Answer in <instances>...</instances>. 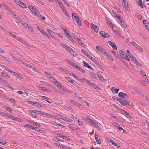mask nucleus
I'll use <instances>...</instances> for the list:
<instances>
[{
    "instance_id": "obj_1",
    "label": "nucleus",
    "mask_w": 149,
    "mask_h": 149,
    "mask_svg": "<svg viewBox=\"0 0 149 149\" xmlns=\"http://www.w3.org/2000/svg\"><path fill=\"white\" fill-rule=\"evenodd\" d=\"M63 46L68 51L69 53H70L71 55H72L73 56H77V54L74 51L73 49L70 47L65 44H64Z\"/></svg>"
},
{
    "instance_id": "obj_2",
    "label": "nucleus",
    "mask_w": 149,
    "mask_h": 149,
    "mask_svg": "<svg viewBox=\"0 0 149 149\" xmlns=\"http://www.w3.org/2000/svg\"><path fill=\"white\" fill-rule=\"evenodd\" d=\"M130 43L132 44V45L134 47H135L138 50H139L140 52H143V49L140 47L139 45L136 43V42L132 41Z\"/></svg>"
},
{
    "instance_id": "obj_3",
    "label": "nucleus",
    "mask_w": 149,
    "mask_h": 149,
    "mask_svg": "<svg viewBox=\"0 0 149 149\" xmlns=\"http://www.w3.org/2000/svg\"><path fill=\"white\" fill-rule=\"evenodd\" d=\"M119 52L121 56L123 58L128 61H130V59L128 58V56L126 55V54L125 52L122 50H120Z\"/></svg>"
},
{
    "instance_id": "obj_4",
    "label": "nucleus",
    "mask_w": 149,
    "mask_h": 149,
    "mask_svg": "<svg viewBox=\"0 0 149 149\" xmlns=\"http://www.w3.org/2000/svg\"><path fill=\"white\" fill-rule=\"evenodd\" d=\"M91 29L96 32H98L99 30V27L93 23L91 24Z\"/></svg>"
},
{
    "instance_id": "obj_5",
    "label": "nucleus",
    "mask_w": 149,
    "mask_h": 149,
    "mask_svg": "<svg viewBox=\"0 0 149 149\" xmlns=\"http://www.w3.org/2000/svg\"><path fill=\"white\" fill-rule=\"evenodd\" d=\"M70 102L73 105L78 107H80L81 106V104L79 103L78 102L72 100H70Z\"/></svg>"
},
{
    "instance_id": "obj_6",
    "label": "nucleus",
    "mask_w": 149,
    "mask_h": 149,
    "mask_svg": "<svg viewBox=\"0 0 149 149\" xmlns=\"http://www.w3.org/2000/svg\"><path fill=\"white\" fill-rule=\"evenodd\" d=\"M130 58L132 61H134L135 63L138 66H141V64L138 62V61L136 59V58L134 57L133 56H132V57H131Z\"/></svg>"
},
{
    "instance_id": "obj_7",
    "label": "nucleus",
    "mask_w": 149,
    "mask_h": 149,
    "mask_svg": "<svg viewBox=\"0 0 149 149\" xmlns=\"http://www.w3.org/2000/svg\"><path fill=\"white\" fill-rule=\"evenodd\" d=\"M28 8L30 9V10L31 11H32L36 15V14H37V13L38 12L37 10L35 9V8L32 7L31 6H28Z\"/></svg>"
},
{
    "instance_id": "obj_8",
    "label": "nucleus",
    "mask_w": 149,
    "mask_h": 149,
    "mask_svg": "<svg viewBox=\"0 0 149 149\" xmlns=\"http://www.w3.org/2000/svg\"><path fill=\"white\" fill-rule=\"evenodd\" d=\"M108 43L109 44L111 45L113 48V49L116 50L117 49V47L115 44L111 41H109Z\"/></svg>"
},
{
    "instance_id": "obj_9",
    "label": "nucleus",
    "mask_w": 149,
    "mask_h": 149,
    "mask_svg": "<svg viewBox=\"0 0 149 149\" xmlns=\"http://www.w3.org/2000/svg\"><path fill=\"white\" fill-rule=\"evenodd\" d=\"M74 20L78 23L79 26H81V22L78 17L77 16H74Z\"/></svg>"
},
{
    "instance_id": "obj_10",
    "label": "nucleus",
    "mask_w": 149,
    "mask_h": 149,
    "mask_svg": "<svg viewBox=\"0 0 149 149\" xmlns=\"http://www.w3.org/2000/svg\"><path fill=\"white\" fill-rule=\"evenodd\" d=\"M94 136L95 140L97 143L98 144H100L101 142L100 137L98 136V135H97L96 136L95 134Z\"/></svg>"
},
{
    "instance_id": "obj_11",
    "label": "nucleus",
    "mask_w": 149,
    "mask_h": 149,
    "mask_svg": "<svg viewBox=\"0 0 149 149\" xmlns=\"http://www.w3.org/2000/svg\"><path fill=\"white\" fill-rule=\"evenodd\" d=\"M123 5V7L124 9L126 11L129 10L128 5L127 3L125 2H124L123 4H122Z\"/></svg>"
},
{
    "instance_id": "obj_12",
    "label": "nucleus",
    "mask_w": 149,
    "mask_h": 149,
    "mask_svg": "<svg viewBox=\"0 0 149 149\" xmlns=\"http://www.w3.org/2000/svg\"><path fill=\"white\" fill-rule=\"evenodd\" d=\"M96 49L99 52H100L101 53H102L105 50L104 48L101 47L100 46H97L96 47Z\"/></svg>"
},
{
    "instance_id": "obj_13",
    "label": "nucleus",
    "mask_w": 149,
    "mask_h": 149,
    "mask_svg": "<svg viewBox=\"0 0 149 149\" xmlns=\"http://www.w3.org/2000/svg\"><path fill=\"white\" fill-rule=\"evenodd\" d=\"M60 118L61 119H63V120L68 122H70L73 121L72 120L69 119L67 118L63 117L62 116L60 115Z\"/></svg>"
},
{
    "instance_id": "obj_14",
    "label": "nucleus",
    "mask_w": 149,
    "mask_h": 149,
    "mask_svg": "<svg viewBox=\"0 0 149 149\" xmlns=\"http://www.w3.org/2000/svg\"><path fill=\"white\" fill-rule=\"evenodd\" d=\"M136 3L142 8H143V3L141 0H136Z\"/></svg>"
},
{
    "instance_id": "obj_15",
    "label": "nucleus",
    "mask_w": 149,
    "mask_h": 149,
    "mask_svg": "<svg viewBox=\"0 0 149 149\" xmlns=\"http://www.w3.org/2000/svg\"><path fill=\"white\" fill-rule=\"evenodd\" d=\"M111 90L113 93H116L118 92L119 89H117L114 87H113L111 88Z\"/></svg>"
},
{
    "instance_id": "obj_16",
    "label": "nucleus",
    "mask_w": 149,
    "mask_h": 149,
    "mask_svg": "<svg viewBox=\"0 0 149 149\" xmlns=\"http://www.w3.org/2000/svg\"><path fill=\"white\" fill-rule=\"evenodd\" d=\"M82 63L84 64L83 65H84V66L85 67H87L88 68L91 69L92 70H93V68L92 67H91V66H90L89 64L88 63L86 62L85 61H83L82 62Z\"/></svg>"
},
{
    "instance_id": "obj_17",
    "label": "nucleus",
    "mask_w": 149,
    "mask_h": 149,
    "mask_svg": "<svg viewBox=\"0 0 149 149\" xmlns=\"http://www.w3.org/2000/svg\"><path fill=\"white\" fill-rule=\"evenodd\" d=\"M97 74L98 78L100 80L102 81H106V79L103 77L100 72H97Z\"/></svg>"
},
{
    "instance_id": "obj_18",
    "label": "nucleus",
    "mask_w": 149,
    "mask_h": 149,
    "mask_svg": "<svg viewBox=\"0 0 149 149\" xmlns=\"http://www.w3.org/2000/svg\"><path fill=\"white\" fill-rule=\"evenodd\" d=\"M28 111L32 113H37L38 114H40V111L29 110H28Z\"/></svg>"
},
{
    "instance_id": "obj_19",
    "label": "nucleus",
    "mask_w": 149,
    "mask_h": 149,
    "mask_svg": "<svg viewBox=\"0 0 149 149\" xmlns=\"http://www.w3.org/2000/svg\"><path fill=\"white\" fill-rule=\"evenodd\" d=\"M8 117L10 118V119L13 120H16L17 121H19L18 119H19V118L16 117L14 116H13L12 115H9Z\"/></svg>"
},
{
    "instance_id": "obj_20",
    "label": "nucleus",
    "mask_w": 149,
    "mask_h": 149,
    "mask_svg": "<svg viewBox=\"0 0 149 149\" xmlns=\"http://www.w3.org/2000/svg\"><path fill=\"white\" fill-rule=\"evenodd\" d=\"M92 86L93 87V88L96 89H97L98 90H100V88L98 86H97L96 84H95L91 83V85H90Z\"/></svg>"
},
{
    "instance_id": "obj_21",
    "label": "nucleus",
    "mask_w": 149,
    "mask_h": 149,
    "mask_svg": "<svg viewBox=\"0 0 149 149\" xmlns=\"http://www.w3.org/2000/svg\"><path fill=\"white\" fill-rule=\"evenodd\" d=\"M118 20L120 22L121 24L122 25L124 28H126L127 27L124 21L122 20V19L120 17L118 19Z\"/></svg>"
},
{
    "instance_id": "obj_22",
    "label": "nucleus",
    "mask_w": 149,
    "mask_h": 149,
    "mask_svg": "<svg viewBox=\"0 0 149 149\" xmlns=\"http://www.w3.org/2000/svg\"><path fill=\"white\" fill-rule=\"evenodd\" d=\"M109 142L110 143H112L113 145L115 146L116 147L118 148H119V147H120V146H119L118 145L117 143H115L114 141L112 140H110Z\"/></svg>"
},
{
    "instance_id": "obj_23",
    "label": "nucleus",
    "mask_w": 149,
    "mask_h": 149,
    "mask_svg": "<svg viewBox=\"0 0 149 149\" xmlns=\"http://www.w3.org/2000/svg\"><path fill=\"white\" fill-rule=\"evenodd\" d=\"M124 95H126V94L123 92H120L118 93V96L120 97L126 99V97H125Z\"/></svg>"
},
{
    "instance_id": "obj_24",
    "label": "nucleus",
    "mask_w": 149,
    "mask_h": 149,
    "mask_svg": "<svg viewBox=\"0 0 149 149\" xmlns=\"http://www.w3.org/2000/svg\"><path fill=\"white\" fill-rule=\"evenodd\" d=\"M77 40L79 44L83 47L85 46L84 44L82 42V40L81 39L77 38Z\"/></svg>"
},
{
    "instance_id": "obj_25",
    "label": "nucleus",
    "mask_w": 149,
    "mask_h": 149,
    "mask_svg": "<svg viewBox=\"0 0 149 149\" xmlns=\"http://www.w3.org/2000/svg\"><path fill=\"white\" fill-rule=\"evenodd\" d=\"M70 64L76 69H77V68H78V66L75 63H74L72 61L71 62H70Z\"/></svg>"
},
{
    "instance_id": "obj_26",
    "label": "nucleus",
    "mask_w": 149,
    "mask_h": 149,
    "mask_svg": "<svg viewBox=\"0 0 149 149\" xmlns=\"http://www.w3.org/2000/svg\"><path fill=\"white\" fill-rule=\"evenodd\" d=\"M95 63L100 68H102L101 65L98 63V62L96 60H95L94 58V59L92 61Z\"/></svg>"
},
{
    "instance_id": "obj_27",
    "label": "nucleus",
    "mask_w": 149,
    "mask_h": 149,
    "mask_svg": "<svg viewBox=\"0 0 149 149\" xmlns=\"http://www.w3.org/2000/svg\"><path fill=\"white\" fill-rule=\"evenodd\" d=\"M106 32L103 31H100L99 32L100 35L105 38V36H106Z\"/></svg>"
},
{
    "instance_id": "obj_28",
    "label": "nucleus",
    "mask_w": 149,
    "mask_h": 149,
    "mask_svg": "<svg viewBox=\"0 0 149 149\" xmlns=\"http://www.w3.org/2000/svg\"><path fill=\"white\" fill-rule=\"evenodd\" d=\"M72 76L74 78H75L77 80L79 81H81V79L80 78H79V77H77L75 74H73V75H72Z\"/></svg>"
},
{
    "instance_id": "obj_29",
    "label": "nucleus",
    "mask_w": 149,
    "mask_h": 149,
    "mask_svg": "<svg viewBox=\"0 0 149 149\" xmlns=\"http://www.w3.org/2000/svg\"><path fill=\"white\" fill-rule=\"evenodd\" d=\"M122 112H123L126 115H127L129 118H131L132 117L131 115L129 114L128 113H127L126 111H125L124 110H122Z\"/></svg>"
},
{
    "instance_id": "obj_30",
    "label": "nucleus",
    "mask_w": 149,
    "mask_h": 149,
    "mask_svg": "<svg viewBox=\"0 0 149 149\" xmlns=\"http://www.w3.org/2000/svg\"><path fill=\"white\" fill-rule=\"evenodd\" d=\"M29 122H30L31 123H32L34 125H35L38 126V127H40V125H39L38 123L37 122H36L34 121H29Z\"/></svg>"
},
{
    "instance_id": "obj_31",
    "label": "nucleus",
    "mask_w": 149,
    "mask_h": 149,
    "mask_svg": "<svg viewBox=\"0 0 149 149\" xmlns=\"http://www.w3.org/2000/svg\"><path fill=\"white\" fill-rule=\"evenodd\" d=\"M65 78L69 81L70 83H72L73 85H75V84L74 82L73 81V80H72L69 77H65Z\"/></svg>"
},
{
    "instance_id": "obj_32",
    "label": "nucleus",
    "mask_w": 149,
    "mask_h": 149,
    "mask_svg": "<svg viewBox=\"0 0 149 149\" xmlns=\"http://www.w3.org/2000/svg\"><path fill=\"white\" fill-rule=\"evenodd\" d=\"M112 13L114 15L115 17L118 19L120 17V16L118 15L116 12L114 10L112 11Z\"/></svg>"
},
{
    "instance_id": "obj_33",
    "label": "nucleus",
    "mask_w": 149,
    "mask_h": 149,
    "mask_svg": "<svg viewBox=\"0 0 149 149\" xmlns=\"http://www.w3.org/2000/svg\"><path fill=\"white\" fill-rule=\"evenodd\" d=\"M28 102L31 104H33L34 106H36V104H38V103L37 102H34L31 101H28Z\"/></svg>"
},
{
    "instance_id": "obj_34",
    "label": "nucleus",
    "mask_w": 149,
    "mask_h": 149,
    "mask_svg": "<svg viewBox=\"0 0 149 149\" xmlns=\"http://www.w3.org/2000/svg\"><path fill=\"white\" fill-rule=\"evenodd\" d=\"M76 69L82 72L83 73H84L85 72V71L80 66H78V68H77Z\"/></svg>"
},
{
    "instance_id": "obj_35",
    "label": "nucleus",
    "mask_w": 149,
    "mask_h": 149,
    "mask_svg": "<svg viewBox=\"0 0 149 149\" xmlns=\"http://www.w3.org/2000/svg\"><path fill=\"white\" fill-rule=\"evenodd\" d=\"M39 88L40 90L44 91L46 92H48L49 91L48 89L45 87H39Z\"/></svg>"
},
{
    "instance_id": "obj_36",
    "label": "nucleus",
    "mask_w": 149,
    "mask_h": 149,
    "mask_svg": "<svg viewBox=\"0 0 149 149\" xmlns=\"http://www.w3.org/2000/svg\"><path fill=\"white\" fill-rule=\"evenodd\" d=\"M45 73L49 79H52V75L46 72H45Z\"/></svg>"
},
{
    "instance_id": "obj_37",
    "label": "nucleus",
    "mask_w": 149,
    "mask_h": 149,
    "mask_svg": "<svg viewBox=\"0 0 149 149\" xmlns=\"http://www.w3.org/2000/svg\"><path fill=\"white\" fill-rule=\"evenodd\" d=\"M102 54L105 57H107L109 55V54L107 53L106 51L104 50V51H103L102 53Z\"/></svg>"
},
{
    "instance_id": "obj_38",
    "label": "nucleus",
    "mask_w": 149,
    "mask_h": 149,
    "mask_svg": "<svg viewBox=\"0 0 149 149\" xmlns=\"http://www.w3.org/2000/svg\"><path fill=\"white\" fill-rule=\"evenodd\" d=\"M62 11L66 15V16H67L68 17H69V15L68 14V13H67V12L65 9V8L62 9Z\"/></svg>"
},
{
    "instance_id": "obj_39",
    "label": "nucleus",
    "mask_w": 149,
    "mask_h": 149,
    "mask_svg": "<svg viewBox=\"0 0 149 149\" xmlns=\"http://www.w3.org/2000/svg\"><path fill=\"white\" fill-rule=\"evenodd\" d=\"M143 25H144L145 26L146 25L148 24H149L148 22L145 19L143 20Z\"/></svg>"
},
{
    "instance_id": "obj_40",
    "label": "nucleus",
    "mask_w": 149,
    "mask_h": 149,
    "mask_svg": "<svg viewBox=\"0 0 149 149\" xmlns=\"http://www.w3.org/2000/svg\"><path fill=\"white\" fill-rule=\"evenodd\" d=\"M83 80L85 81L87 83L88 85H90L91 84V83L92 82H91L90 81L87 79H83Z\"/></svg>"
},
{
    "instance_id": "obj_41",
    "label": "nucleus",
    "mask_w": 149,
    "mask_h": 149,
    "mask_svg": "<svg viewBox=\"0 0 149 149\" xmlns=\"http://www.w3.org/2000/svg\"><path fill=\"white\" fill-rule=\"evenodd\" d=\"M49 99V98L45 96L44 98V99H43V100H45L46 101H47V102L49 103V104H51V102L48 101V100Z\"/></svg>"
},
{
    "instance_id": "obj_42",
    "label": "nucleus",
    "mask_w": 149,
    "mask_h": 149,
    "mask_svg": "<svg viewBox=\"0 0 149 149\" xmlns=\"http://www.w3.org/2000/svg\"><path fill=\"white\" fill-rule=\"evenodd\" d=\"M112 52L117 58H119V55L116 51H112Z\"/></svg>"
},
{
    "instance_id": "obj_43",
    "label": "nucleus",
    "mask_w": 149,
    "mask_h": 149,
    "mask_svg": "<svg viewBox=\"0 0 149 149\" xmlns=\"http://www.w3.org/2000/svg\"><path fill=\"white\" fill-rule=\"evenodd\" d=\"M15 3L19 6H20L21 4L22 3V2L20 1L19 0H15Z\"/></svg>"
},
{
    "instance_id": "obj_44",
    "label": "nucleus",
    "mask_w": 149,
    "mask_h": 149,
    "mask_svg": "<svg viewBox=\"0 0 149 149\" xmlns=\"http://www.w3.org/2000/svg\"><path fill=\"white\" fill-rule=\"evenodd\" d=\"M118 101L121 104L123 103V102H127L126 100H124L120 98H119Z\"/></svg>"
},
{
    "instance_id": "obj_45",
    "label": "nucleus",
    "mask_w": 149,
    "mask_h": 149,
    "mask_svg": "<svg viewBox=\"0 0 149 149\" xmlns=\"http://www.w3.org/2000/svg\"><path fill=\"white\" fill-rule=\"evenodd\" d=\"M2 67H4V68L7 71L9 72H10L11 73H12V71L10 69L8 68L7 67H6L5 66H2Z\"/></svg>"
},
{
    "instance_id": "obj_46",
    "label": "nucleus",
    "mask_w": 149,
    "mask_h": 149,
    "mask_svg": "<svg viewBox=\"0 0 149 149\" xmlns=\"http://www.w3.org/2000/svg\"><path fill=\"white\" fill-rule=\"evenodd\" d=\"M64 32H65V34L66 35L67 37H68L70 35V34L69 33L68 31H66V29H64Z\"/></svg>"
},
{
    "instance_id": "obj_47",
    "label": "nucleus",
    "mask_w": 149,
    "mask_h": 149,
    "mask_svg": "<svg viewBox=\"0 0 149 149\" xmlns=\"http://www.w3.org/2000/svg\"><path fill=\"white\" fill-rule=\"evenodd\" d=\"M74 95L75 96L77 99H81V97H79V95L76 92H75Z\"/></svg>"
},
{
    "instance_id": "obj_48",
    "label": "nucleus",
    "mask_w": 149,
    "mask_h": 149,
    "mask_svg": "<svg viewBox=\"0 0 149 149\" xmlns=\"http://www.w3.org/2000/svg\"><path fill=\"white\" fill-rule=\"evenodd\" d=\"M54 144L56 146L59 147L60 148H62V145L61 144H59L57 143H54Z\"/></svg>"
},
{
    "instance_id": "obj_49",
    "label": "nucleus",
    "mask_w": 149,
    "mask_h": 149,
    "mask_svg": "<svg viewBox=\"0 0 149 149\" xmlns=\"http://www.w3.org/2000/svg\"><path fill=\"white\" fill-rule=\"evenodd\" d=\"M106 57H107L108 59H109V60L111 61H113V59L112 56H111L109 54Z\"/></svg>"
},
{
    "instance_id": "obj_50",
    "label": "nucleus",
    "mask_w": 149,
    "mask_h": 149,
    "mask_svg": "<svg viewBox=\"0 0 149 149\" xmlns=\"http://www.w3.org/2000/svg\"><path fill=\"white\" fill-rule=\"evenodd\" d=\"M5 109H6L8 111L10 112V113H12L11 109L9 107L7 106H5Z\"/></svg>"
},
{
    "instance_id": "obj_51",
    "label": "nucleus",
    "mask_w": 149,
    "mask_h": 149,
    "mask_svg": "<svg viewBox=\"0 0 149 149\" xmlns=\"http://www.w3.org/2000/svg\"><path fill=\"white\" fill-rule=\"evenodd\" d=\"M24 127H28V128H31L32 129V128L33 127V126L31 125H29V124H27L25 125H24Z\"/></svg>"
},
{
    "instance_id": "obj_52",
    "label": "nucleus",
    "mask_w": 149,
    "mask_h": 149,
    "mask_svg": "<svg viewBox=\"0 0 149 149\" xmlns=\"http://www.w3.org/2000/svg\"><path fill=\"white\" fill-rule=\"evenodd\" d=\"M32 129L36 131H37V132H40V131L38 128L36 127H34L33 126V127L32 128Z\"/></svg>"
},
{
    "instance_id": "obj_53",
    "label": "nucleus",
    "mask_w": 149,
    "mask_h": 149,
    "mask_svg": "<svg viewBox=\"0 0 149 149\" xmlns=\"http://www.w3.org/2000/svg\"><path fill=\"white\" fill-rule=\"evenodd\" d=\"M1 74L3 76H5L6 77H8V78L10 77V76H9L8 75H7L6 74V72H2L1 73Z\"/></svg>"
},
{
    "instance_id": "obj_54",
    "label": "nucleus",
    "mask_w": 149,
    "mask_h": 149,
    "mask_svg": "<svg viewBox=\"0 0 149 149\" xmlns=\"http://www.w3.org/2000/svg\"><path fill=\"white\" fill-rule=\"evenodd\" d=\"M135 15H136V16L137 17V18L138 19L141 20L142 19V16L140 15L137 14V15L135 14Z\"/></svg>"
},
{
    "instance_id": "obj_55",
    "label": "nucleus",
    "mask_w": 149,
    "mask_h": 149,
    "mask_svg": "<svg viewBox=\"0 0 149 149\" xmlns=\"http://www.w3.org/2000/svg\"><path fill=\"white\" fill-rule=\"evenodd\" d=\"M40 31L43 35H45V36H47L48 35L47 32H46L45 31L41 30V31Z\"/></svg>"
},
{
    "instance_id": "obj_56",
    "label": "nucleus",
    "mask_w": 149,
    "mask_h": 149,
    "mask_svg": "<svg viewBox=\"0 0 149 149\" xmlns=\"http://www.w3.org/2000/svg\"><path fill=\"white\" fill-rule=\"evenodd\" d=\"M58 4L60 6V7L62 9H63L64 8V6L63 4L61 3L60 2L58 1Z\"/></svg>"
},
{
    "instance_id": "obj_57",
    "label": "nucleus",
    "mask_w": 149,
    "mask_h": 149,
    "mask_svg": "<svg viewBox=\"0 0 149 149\" xmlns=\"http://www.w3.org/2000/svg\"><path fill=\"white\" fill-rule=\"evenodd\" d=\"M60 69L62 70L63 71L65 72L66 73L67 72L68 70L66 69H65L63 68L60 67L59 68Z\"/></svg>"
},
{
    "instance_id": "obj_58",
    "label": "nucleus",
    "mask_w": 149,
    "mask_h": 149,
    "mask_svg": "<svg viewBox=\"0 0 149 149\" xmlns=\"http://www.w3.org/2000/svg\"><path fill=\"white\" fill-rule=\"evenodd\" d=\"M89 58L91 59L92 61L94 59V58L92 57L91 56L89 55L88 54L86 56Z\"/></svg>"
},
{
    "instance_id": "obj_59",
    "label": "nucleus",
    "mask_w": 149,
    "mask_h": 149,
    "mask_svg": "<svg viewBox=\"0 0 149 149\" xmlns=\"http://www.w3.org/2000/svg\"><path fill=\"white\" fill-rule=\"evenodd\" d=\"M52 124L54 125H55L56 126H62V125L58 123H56V122H55L54 123H52Z\"/></svg>"
},
{
    "instance_id": "obj_60",
    "label": "nucleus",
    "mask_w": 149,
    "mask_h": 149,
    "mask_svg": "<svg viewBox=\"0 0 149 149\" xmlns=\"http://www.w3.org/2000/svg\"><path fill=\"white\" fill-rule=\"evenodd\" d=\"M82 52L86 56L88 54L83 49H82L81 50Z\"/></svg>"
},
{
    "instance_id": "obj_61",
    "label": "nucleus",
    "mask_w": 149,
    "mask_h": 149,
    "mask_svg": "<svg viewBox=\"0 0 149 149\" xmlns=\"http://www.w3.org/2000/svg\"><path fill=\"white\" fill-rule=\"evenodd\" d=\"M112 98L114 100H115L118 101H119V98H118V97L114 96H113L112 97Z\"/></svg>"
},
{
    "instance_id": "obj_62",
    "label": "nucleus",
    "mask_w": 149,
    "mask_h": 149,
    "mask_svg": "<svg viewBox=\"0 0 149 149\" xmlns=\"http://www.w3.org/2000/svg\"><path fill=\"white\" fill-rule=\"evenodd\" d=\"M23 64L25 65L27 67L29 68H31L32 67V66L30 64H27L25 63H24Z\"/></svg>"
},
{
    "instance_id": "obj_63",
    "label": "nucleus",
    "mask_w": 149,
    "mask_h": 149,
    "mask_svg": "<svg viewBox=\"0 0 149 149\" xmlns=\"http://www.w3.org/2000/svg\"><path fill=\"white\" fill-rule=\"evenodd\" d=\"M28 28L30 31L31 32H33V31H34L33 30L32 27H31L30 26H28Z\"/></svg>"
},
{
    "instance_id": "obj_64",
    "label": "nucleus",
    "mask_w": 149,
    "mask_h": 149,
    "mask_svg": "<svg viewBox=\"0 0 149 149\" xmlns=\"http://www.w3.org/2000/svg\"><path fill=\"white\" fill-rule=\"evenodd\" d=\"M56 86L59 88H61L62 87V84L59 82L58 83V84Z\"/></svg>"
}]
</instances>
